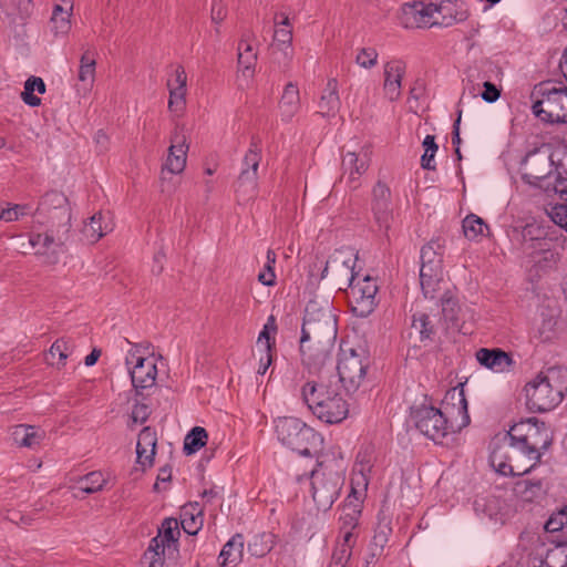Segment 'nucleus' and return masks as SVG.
<instances>
[{"mask_svg":"<svg viewBox=\"0 0 567 567\" xmlns=\"http://www.w3.org/2000/svg\"><path fill=\"white\" fill-rule=\"evenodd\" d=\"M35 221L47 227L44 233H32L30 245L35 255L44 257V262L54 265L70 237L71 207L68 197L58 190H51L41 198L35 212Z\"/></svg>","mask_w":567,"mask_h":567,"instance_id":"obj_1","label":"nucleus"},{"mask_svg":"<svg viewBox=\"0 0 567 567\" xmlns=\"http://www.w3.org/2000/svg\"><path fill=\"white\" fill-rule=\"evenodd\" d=\"M331 372H312V379H308L301 386V399L311 413L321 422L338 424L347 419L349 404L338 391L337 386L328 378Z\"/></svg>","mask_w":567,"mask_h":567,"instance_id":"obj_2","label":"nucleus"},{"mask_svg":"<svg viewBox=\"0 0 567 567\" xmlns=\"http://www.w3.org/2000/svg\"><path fill=\"white\" fill-rule=\"evenodd\" d=\"M470 424L467 401L462 388L446 391L440 408L427 404V439L444 444L445 439Z\"/></svg>","mask_w":567,"mask_h":567,"instance_id":"obj_3","label":"nucleus"},{"mask_svg":"<svg viewBox=\"0 0 567 567\" xmlns=\"http://www.w3.org/2000/svg\"><path fill=\"white\" fill-rule=\"evenodd\" d=\"M567 392V368L551 367L539 372L525 385L526 404L534 412L556 408Z\"/></svg>","mask_w":567,"mask_h":567,"instance_id":"obj_4","label":"nucleus"},{"mask_svg":"<svg viewBox=\"0 0 567 567\" xmlns=\"http://www.w3.org/2000/svg\"><path fill=\"white\" fill-rule=\"evenodd\" d=\"M312 498L319 511L327 512L340 496L344 485L342 460L333 456L318 461L317 467L311 471Z\"/></svg>","mask_w":567,"mask_h":567,"instance_id":"obj_5","label":"nucleus"},{"mask_svg":"<svg viewBox=\"0 0 567 567\" xmlns=\"http://www.w3.org/2000/svg\"><path fill=\"white\" fill-rule=\"evenodd\" d=\"M530 454L527 449L504 434L493 441L489 462L493 468L504 476L523 475L528 473L540 460Z\"/></svg>","mask_w":567,"mask_h":567,"instance_id":"obj_6","label":"nucleus"},{"mask_svg":"<svg viewBox=\"0 0 567 567\" xmlns=\"http://www.w3.org/2000/svg\"><path fill=\"white\" fill-rule=\"evenodd\" d=\"M275 429L278 440L302 456L316 455L323 443L320 433L297 417H278Z\"/></svg>","mask_w":567,"mask_h":567,"instance_id":"obj_7","label":"nucleus"},{"mask_svg":"<svg viewBox=\"0 0 567 567\" xmlns=\"http://www.w3.org/2000/svg\"><path fill=\"white\" fill-rule=\"evenodd\" d=\"M533 112L547 123L567 122V87L551 81L536 85L532 92Z\"/></svg>","mask_w":567,"mask_h":567,"instance_id":"obj_8","label":"nucleus"},{"mask_svg":"<svg viewBox=\"0 0 567 567\" xmlns=\"http://www.w3.org/2000/svg\"><path fill=\"white\" fill-rule=\"evenodd\" d=\"M337 336L301 330L300 354L309 373L329 371L332 367V351Z\"/></svg>","mask_w":567,"mask_h":567,"instance_id":"obj_9","label":"nucleus"},{"mask_svg":"<svg viewBox=\"0 0 567 567\" xmlns=\"http://www.w3.org/2000/svg\"><path fill=\"white\" fill-rule=\"evenodd\" d=\"M506 434L527 449L533 457L539 458L553 441L550 429L545 422L536 419H527L514 424Z\"/></svg>","mask_w":567,"mask_h":567,"instance_id":"obj_10","label":"nucleus"},{"mask_svg":"<svg viewBox=\"0 0 567 567\" xmlns=\"http://www.w3.org/2000/svg\"><path fill=\"white\" fill-rule=\"evenodd\" d=\"M369 358L364 350L341 349L337 364L339 381L348 393L355 392L365 378Z\"/></svg>","mask_w":567,"mask_h":567,"instance_id":"obj_11","label":"nucleus"},{"mask_svg":"<svg viewBox=\"0 0 567 567\" xmlns=\"http://www.w3.org/2000/svg\"><path fill=\"white\" fill-rule=\"evenodd\" d=\"M357 256L350 250H336L326 260L320 279H328L331 285L346 290L357 279L358 274L354 271Z\"/></svg>","mask_w":567,"mask_h":567,"instance_id":"obj_12","label":"nucleus"},{"mask_svg":"<svg viewBox=\"0 0 567 567\" xmlns=\"http://www.w3.org/2000/svg\"><path fill=\"white\" fill-rule=\"evenodd\" d=\"M379 287L377 280L367 275L362 278L357 276L351 287L346 288L344 292L352 313L359 318H367L375 309L377 292Z\"/></svg>","mask_w":567,"mask_h":567,"instance_id":"obj_13","label":"nucleus"},{"mask_svg":"<svg viewBox=\"0 0 567 567\" xmlns=\"http://www.w3.org/2000/svg\"><path fill=\"white\" fill-rule=\"evenodd\" d=\"M551 154L548 147L536 148L529 152L522 162V178L527 184L544 188L549 192V184L546 183L553 173Z\"/></svg>","mask_w":567,"mask_h":567,"instance_id":"obj_14","label":"nucleus"},{"mask_svg":"<svg viewBox=\"0 0 567 567\" xmlns=\"http://www.w3.org/2000/svg\"><path fill=\"white\" fill-rule=\"evenodd\" d=\"M409 311L411 312V324L403 336L406 343V364L421 362L425 357V312L422 310V300L412 302Z\"/></svg>","mask_w":567,"mask_h":567,"instance_id":"obj_15","label":"nucleus"},{"mask_svg":"<svg viewBox=\"0 0 567 567\" xmlns=\"http://www.w3.org/2000/svg\"><path fill=\"white\" fill-rule=\"evenodd\" d=\"M261 159V141L252 136L249 150L244 157V167L236 181L235 190L244 200L256 196L258 167Z\"/></svg>","mask_w":567,"mask_h":567,"instance_id":"obj_16","label":"nucleus"},{"mask_svg":"<svg viewBox=\"0 0 567 567\" xmlns=\"http://www.w3.org/2000/svg\"><path fill=\"white\" fill-rule=\"evenodd\" d=\"M188 146L186 145V137L177 132L172 136V144L168 148V155L165 164L162 167L159 182L161 192L172 194L176 184L172 182L173 177L168 175L181 174L186 166Z\"/></svg>","mask_w":567,"mask_h":567,"instance_id":"obj_17","label":"nucleus"},{"mask_svg":"<svg viewBox=\"0 0 567 567\" xmlns=\"http://www.w3.org/2000/svg\"><path fill=\"white\" fill-rule=\"evenodd\" d=\"M301 330L320 332L321 334H338L337 316L333 313L332 305L328 301L324 305L311 300L305 309Z\"/></svg>","mask_w":567,"mask_h":567,"instance_id":"obj_18","label":"nucleus"},{"mask_svg":"<svg viewBox=\"0 0 567 567\" xmlns=\"http://www.w3.org/2000/svg\"><path fill=\"white\" fill-rule=\"evenodd\" d=\"M528 567H566L567 543H538L529 555Z\"/></svg>","mask_w":567,"mask_h":567,"instance_id":"obj_19","label":"nucleus"},{"mask_svg":"<svg viewBox=\"0 0 567 567\" xmlns=\"http://www.w3.org/2000/svg\"><path fill=\"white\" fill-rule=\"evenodd\" d=\"M468 17L463 3L443 1L440 4L427 3V28L451 27L465 21Z\"/></svg>","mask_w":567,"mask_h":567,"instance_id":"obj_20","label":"nucleus"},{"mask_svg":"<svg viewBox=\"0 0 567 567\" xmlns=\"http://www.w3.org/2000/svg\"><path fill=\"white\" fill-rule=\"evenodd\" d=\"M372 212L380 229L388 230L392 220L391 190L381 181L372 189Z\"/></svg>","mask_w":567,"mask_h":567,"instance_id":"obj_21","label":"nucleus"},{"mask_svg":"<svg viewBox=\"0 0 567 567\" xmlns=\"http://www.w3.org/2000/svg\"><path fill=\"white\" fill-rule=\"evenodd\" d=\"M391 535L392 514L389 508L383 505L378 513V523L370 544V559L367 560L368 564L382 555Z\"/></svg>","mask_w":567,"mask_h":567,"instance_id":"obj_22","label":"nucleus"},{"mask_svg":"<svg viewBox=\"0 0 567 567\" xmlns=\"http://www.w3.org/2000/svg\"><path fill=\"white\" fill-rule=\"evenodd\" d=\"M509 505L503 494L491 493L476 497L474 511L477 515L503 522L507 515Z\"/></svg>","mask_w":567,"mask_h":567,"instance_id":"obj_23","label":"nucleus"},{"mask_svg":"<svg viewBox=\"0 0 567 567\" xmlns=\"http://www.w3.org/2000/svg\"><path fill=\"white\" fill-rule=\"evenodd\" d=\"M369 155L368 152L357 154L354 152H348L342 159L343 174L341 182L355 189L359 186L360 176L368 169Z\"/></svg>","mask_w":567,"mask_h":567,"instance_id":"obj_24","label":"nucleus"},{"mask_svg":"<svg viewBox=\"0 0 567 567\" xmlns=\"http://www.w3.org/2000/svg\"><path fill=\"white\" fill-rule=\"evenodd\" d=\"M128 371L137 395H143V390L155 384L157 368L153 361L138 357L134 367H128Z\"/></svg>","mask_w":567,"mask_h":567,"instance_id":"obj_25","label":"nucleus"},{"mask_svg":"<svg viewBox=\"0 0 567 567\" xmlns=\"http://www.w3.org/2000/svg\"><path fill=\"white\" fill-rule=\"evenodd\" d=\"M362 513V501L360 494L352 487L351 493L347 496L342 506V513L340 516L341 532L343 535L346 532L353 533V529L358 526L359 518Z\"/></svg>","mask_w":567,"mask_h":567,"instance_id":"obj_26","label":"nucleus"},{"mask_svg":"<svg viewBox=\"0 0 567 567\" xmlns=\"http://www.w3.org/2000/svg\"><path fill=\"white\" fill-rule=\"evenodd\" d=\"M476 359L483 367L498 373L509 371L514 364L511 354L498 348H482L476 352Z\"/></svg>","mask_w":567,"mask_h":567,"instance_id":"obj_27","label":"nucleus"},{"mask_svg":"<svg viewBox=\"0 0 567 567\" xmlns=\"http://www.w3.org/2000/svg\"><path fill=\"white\" fill-rule=\"evenodd\" d=\"M279 56L276 58L279 64L284 68H288L293 56L292 48V29L291 27H276L274 33L272 54Z\"/></svg>","mask_w":567,"mask_h":567,"instance_id":"obj_28","label":"nucleus"},{"mask_svg":"<svg viewBox=\"0 0 567 567\" xmlns=\"http://www.w3.org/2000/svg\"><path fill=\"white\" fill-rule=\"evenodd\" d=\"M405 64L401 60H392L384 65V93L390 101H395L401 94V81Z\"/></svg>","mask_w":567,"mask_h":567,"instance_id":"obj_29","label":"nucleus"},{"mask_svg":"<svg viewBox=\"0 0 567 567\" xmlns=\"http://www.w3.org/2000/svg\"><path fill=\"white\" fill-rule=\"evenodd\" d=\"M398 20L404 29L422 28L425 21V2L419 0L402 4Z\"/></svg>","mask_w":567,"mask_h":567,"instance_id":"obj_30","label":"nucleus"},{"mask_svg":"<svg viewBox=\"0 0 567 567\" xmlns=\"http://www.w3.org/2000/svg\"><path fill=\"white\" fill-rule=\"evenodd\" d=\"M245 538L243 534H235L223 547L219 554L220 567H236L244 556Z\"/></svg>","mask_w":567,"mask_h":567,"instance_id":"obj_31","label":"nucleus"},{"mask_svg":"<svg viewBox=\"0 0 567 567\" xmlns=\"http://www.w3.org/2000/svg\"><path fill=\"white\" fill-rule=\"evenodd\" d=\"M45 437V432L39 427L19 424L13 427L12 439L18 446L34 449Z\"/></svg>","mask_w":567,"mask_h":567,"instance_id":"obj_32","label":"nucleus"},{"mask_svg":"<svg viewBox=\"0 0 567 567\" xmlns=\"http://www.w3.org/2000/svg\"><path fill=\"white\" fill-rule=\"evenodd\" d=\"M318 106V113L326 117L334 116L339 111L340 97L338 94L337 79L328 80L327 86L322 92Z\"/></svg>","mask_w":567,"mask_h":567,"instance_id":"obj_33","label":"nucleus"},{"mask_svg":"<svg viewBox=\"0 0 567 567\" xmlns=\"http://www.w3.org/2000/svg\"><path fill=\"white\" fill-rule=\"evenodd\" d=\"M300 105L299 89L297 84L289 82L284 90L279 102L281 120L289 122L296 115Z\"/></svg>","mask_w":567,"mask_h":567,"instance_id":"obj_34","label":"nucleus"},{"mask_svg":"<svg viewBox=\"0 0 567 567\" xmlns=\"http://www.w3.org/2000/svg\"><path fill=\"white\" fill-rule=\"evenodd\" d=\"M181 526L188 535H196L203 527V512L198 503L182 507Z\"/></svg>","mask_w":567,"mask_h":567,"instance_id":"obj_35","label":"nucleus"},{"mask_svg":"<svg viewBox=\"0 0 567 567\" xmlns=\"http://www.w3.org/2000/svg\"><path fill=\"white\" fill-rule=\"evenodd\" d=\"M515 494L525 502H534L546 493L543 480H523L516 483Z\"/></svg>","mask_w":567,"mask_h":567,"instance_id":"obj_36","label":"nucleus"},{"mask_svg":"<svg viewBox=\"0 0 567 567\" xmlns=\"http://www.w3.org/2000/svg\"><path fill=\"white\" fill-rule=\"evenodd\" d=\"M405 426L409 433L415 431L419 434H425V394H423L420 402L415 401L410 406V413L405 420Z\"/></svg>","mask_w":567,"mask_h":567,"instance_id":"obj_37","label":"nucleus"},{"mask_svg":"<svg viewBox=\"0 0 567 567\" xmlns=\"http://www.w3.org/2000/svg\"><path fill=\"white\" fill-rule=\"evenodd\" d=\"M257 62V51L254 49L251 41L241 39L238 44V66L246 72H254Z\"/></svg>","mask_w":567,"mask_h":567,"instance_id":"obj_38","label":"nucleus"},{"mask_svg":"<svg viewBox=\"0 0 567 567\" xmlns=\"http://www.w3.org/2000/svg\"><path fill=\"white\" fill-rule=\"evenodd\" d=\"M158 535H161V539L166 544L168 550L173 547L174 550L178 551L181 532L179 523L176 518H165L158 529Z\"/></svg>","mask_w":567,"mask_h":567,"instance_id":"obj_39","label":"nucleus"},{"mask_svg":"<svg viewBox=\"0 0 567 567\" xmlns=\"http://www.w3.org/2000/svg\"><path fill=\"white\" fill-rule=\"evenodd\" d=\"M34 91L39 94H43L45 92V83L41 78L30 76L24 83V90L21 93V99L27 105L32 107L41 104V99L34 95Z\"/></svg>","mask_w":567,"mask_h":567,"instance_id":"obj_40","label":"nucleus"},{"mask_svg":"<svg viewBox=\"0 0 567 567\" xmlns=\"http://www.w3.org/2000/svg\"><path fill=\"white\" fill-rule=\"evenodd\" d=\"M275 536L271 533H261L255 535L247 545L248 553L254 557L266 556L274 547Z\"/></svg>","mask_w":567,"mask_h":567,"instance_id":"obj_41","label":"nucleus"},{"mask_svg":"<svg viewBox=\"0 0 567 567\" xmlns=\"http://www.w3.org/2000/svg\"><path fill=\"white\" fill-rule=\"evenodd\" d=\"M208 433L202 426L193 427L185 436L183 451L186 455L195 454L207 443Z\"/></svg>","mask_w":567,"mask_h":567,"instance_id":"obj_42","label":"nucleus"},{"mask_svg":"<svg viewBox=\"0 0 567 567\" xmlns=\"http://www.w3.org/2000/svg\"><path fill=\"white\" fill-rule=\"evenodd\" d=\"M136 446L142 449V451L144 449L150 450V453L146 455L147 466H153L157 446L156 431L151 426H145L138 434Z\"/></svg>","mask_w":567,"mask_h":567,"instance_id":"obj_43","label":"nucleus"},{"mask_svg":"<svg viewBox=\"0 0 567 567\" xmlns=\"http://www.w3.org/2000/svg\"><path fill=\"white\" fill-rule=\"evenodd\" d=\"M277 332L276 318L271 315L268 317L262 330L259 333L257 344L262 347L261 351L274 352L276 351L275 334Z\"/></svg>","mask_w":567,"mask_h":567,"instance_id":"obj_44","label":"nucleus"},{"mask_svg":"<svg viewBox=\"0 0 567 567\" xmlns=\"http://www.w3.org/2000/svg\"><path fill=\"white\" fill-rule=\"evenodd\" d=\"M96 53L91 50H85L80 59V68L78 79L81 82L93 83L95 79L96 68Z\"/></svg>","mask_w":567,"mask_h":567,"instance_id":"obj_45","label":"nucleus"},{"mask_svg":"<svg viewBox=\"0 0 567 567\" xmlns=\"http://www.w3.org/2000/svg\"><path fill=\"white\" fill-rule=\"evenodd\" d=\"M440 306L442 318L446 322L456 323L458 320L460 306L447 288L440 298Z\"/></svg>","mask_w":567,"mask_h":567,"instance_id":"obj_46","label":"nucleus"},{"mask_svg":"<svg viewBox=\"0 0 567 567\" xmlns=\"http://www.w3.org/2000/svg\"><path fill=\"white\" fill-rule=\"evenodd\" d=\"M357 536L353 533L346 532L342 543L339 544L331 556V560L346 566L351 557V549L355 544Z\"/></svg>","mask_w":567,"mask_h":567,"instance_id":"obj_47","label":"nucleus"},{"mask_svg":"<svg viewBox=\"0 0 567 567\" xmlns=\"http://www.w3.org/2000/svg\"><path fill=\"white\" fill-rule=\"evenodd\" d=\"M102 213H96L90 218V221L85 224L83 227L82 231L91 243H96L109 231L107 225H105L104 227L102 226Z\"/></svg>","mask_w":567,"mask_h":567,"instance_id":"obj_48","label":"nucleus"},{"mask_svg":"<svg viewBox=\"0 0 567 567\" xmlns=\"http://www.w3.org/2000/svg\"><path fill=\"white\" fill-rule=\"evenodd\" d=\"M79 483L84 485H81L79 488L81 492L86 494H93L96 492H100L104 488L106 484V480L103 476V473L100 471H93L87 473L86 475L82 476L79 480Z\"/></svg>","mask_w":567,"mask_h":567,"instance_id":"obj_49","label":"nucleus"},{"mask_svg":"<svg viewBox=\"0 0 567 567\" xmlns=\"http://www.w3.org/2000/svg\"><path fill=\"white\" fill-rule=\"evenodd\" d=\"M462 227L464 235L468 239H476L478 236L484 235V230L487 229V225L484 220L474 214L464 218Z\"/></svg>","mask_w":567,"mask_h":567,"instance_id":"obj_50","label":"nucleus"},{"mask_svg":"<svg viewBox=\"0 0 567 567\" xmlns=\"http://www.w3.org/2000/svg\"><path fill=\"white\" fill-rule=\"evenodd\" d=\"M276 264V254L274 250L268 249L267 251V261L265 265V269L259 272L258 281L265 286L271 287L276 284V275L274 270V266Z\"/></svg>","mask_w":567,"mask_h":567,"instance_id":"obj_51","label":"nucleus"},{"mask_svg":"<svg viewBox=\"0 0 567 567\" xmlns=\"http://www.w3.org/2000/svg\"><path fill=\"white\" fill-rule=\"evenodd\" d=\"M355 62L364 69L373 68L378 62L377 50L374 48H362L355 56Z\"/></svg>","mask_w":567,"mask_h":567,"instance_id":"obj_52","label":"nucleus"},{"mask_svg":"<svg viewBox=\"0 0 567 567\" xmlns=\"http://www.w3.org/2000/svg\"><path fill=\"white\" fill-rule=\"evenodd\" d=\"M70 13L51 18V30L54 35H65L71 29Z\"/></svg>","mask_w":567,"mask_h":567,"instance_id":"obj_53","label":"nucleus"},{"mask_svg":"<svg viewBox=\"0 0 567 567\" xmlns=\"http://www.w3.org/2000/svg\"><path fill=\"white\" fill-rule=\"evenodd\" d=\"M166 544L161 539V535H157L156 537L152 538L150 542V546L147 548V551L144 554V557H147L148 553H152L151 558H157L161 563V565L164 564V560L162 559V555H164Z\"/></svg>","mask_w":567,"mask_h":567,"instance_id":"obj_54","label":"nucleus"},{"mask_svg":"<svg viewBox=\"0 0 567 567\" xmlns=\"http://www.w3.org/2000/svg\"><path fill=\"white\" fill-rule=\"evenodd\" d=\"M549 216L551 220L567 231V204L555 205Z\"/></svg>","mask_w":567,"mask_h":567,"instance_id":"obj_55","label":"nucleus"},{"mask_svg":"<svg viewBox=\"0 0 567 567\" xmlns=\"http://www.w3.org/2000/svg\"><path fill=\"white\" fill-rule=\"evenodd\" d=\"M169 102L168 107L171 111L182 110L185 105L186 89H168Z\"/></svg>","mask_w":567,"mask_h":567,"instance_id":"obj_56","label":"nucleus"},{"mask_svg":"<svg viewBox=\"0 0 567 567\" xmlns=\"http://www.w3.org/2000/svg\"><path fill=\"white\" fill-rule=\"evenodd\" d=\"M6 518L12 524L25 528L32 525L33 517L19 511H8Z\"/></svg>","mask_w":567,"mask_h":567,"instance_id":"obj_57","label":"nucleus"},{"mask_svg":"<svg viewBox=\"0 0 567 567\" xmlns=\"http://www.w3.org/2000/svg\"><path fill=\"white\" fill-rule=\"evenodd\" d=\"M69 341L65 338H60L53 342L49 352L51 355H59L61 361H65L68 358Z\"/></svg>","mask_w":567,"mask_h":567,"instance_id":"obj_58","label":"nucleus"},{"mask_svg":"<svg viewBox=\"0 0 567 567\" xmlns=\"http://www.w3.org/2000/svg\"><path fill=\"white\" fill-rule=\"evenodd\" d=\"M425 94V87L423 84H420L416 82V85H414L410 91V97L408 99L409 107L412 110L415 114H417V102L421 97H423Z\"/></svg>","mask_w":567,"mask_h":567,"instance_id":"obj_59","label":"nucleus"},{"mask_svg":"<svg viewBox=\"0 0 567 567\" xmlns=\"http://www.w3.org/2000/svg\"><path fill=\"white\" fill-rule=\"evenodd\" d=\"M187 75L182 65H178L175 70L174 80L167 81L168 89H186Z\"/></svg>","mask_w":567,"mask_h":567,"instance_id":"obj_60","label":"nucleus"},{"mask_svg":"<svg viewBox=\"0 0 567 567\" xmlns=\"http://www.w3.org/2000/svg\"><path fill=\"white\" fill-rule=\"evenodd\" d=\"M150 408L144 403H136L132 410V420L134 423H144L150 416Z\"/></svg>","mask_w":567,"mask_h":567,"instance_id":"obj_61","label":"nucleus"},{"mask_svg":"<svg viewBox=\"0 0 567 567\" xmlns=\"http://www.w3.org/2000/svg\"><path fill=\"white\" fill-rule=\"evenodd\" d=\"M483 86L484 91L481 95L484 101L493 103L498 100L501 92L493 83L486 81L484 82Z\"/></svg>","mask_w":567,"mask_h":567,"instance_id":"obj_62","label":"nucleus"},{"mask_svg":"<svg viewBox=\"0 0 567 567\" xmlns=\"http://www.w3.org/2000/svg\"><path fill=\"white\" fill-rule=\"evenodd\" d=\"M227 16V10L220 1H214L212 4L210 17L212 21L219 24Z\"/></svg>","mask_w":567,"mask_h":567,"instance_id":"obj_63","label":"nucleus"},{"mask_svg":"<svg viewBox=\"0 0 567 567\" xmlns=\"http://www.w3.org/2000/svg\"><path fill=\"white\" fill-rule=\"evenodd\" d=\"M17 209H21L19 207V204H14L7 208H1L0 210V220L4 221H14L19 219V216L17 214Z\"/></svg>","mask_w":567,"mask_h":567,"instance_id":"obj_64","label":"nucleus"}]
</instances>
